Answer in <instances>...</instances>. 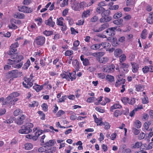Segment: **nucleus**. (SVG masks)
<instances>
[{
	"mask_svg": "<svg viewBox=\"0 0 153 153\" xmlns=\"http://www.w3.org/2000/svg\"><path fill=\"white\" fill-rule=\"evenodd\" d=\"M18 42H15L11 45L10 46V50L8 52V54L11 56L10 58L13 59H8L7 60V63L10 65H12L13 67L17 68H21L23 65V62H21L19 63H18L21 62L24 59L22 55L18 56V53H16L17 51L16 48L19 46Z\"/></svg>",
	"mask_w": 153,
	"mask_h": 153,
	"instance_id": "1",
	"label": "nucleus"
},
{
	"mask_svg": "<svg viewBox=\"0 0 153 153\" xmlns=\"http://www.w3.org/2000/svg\"><path fill=\"white\" fill-rule=\"evenodd\" d=\"M22 72H19L18 70H14L9 71L6 74L5 77L7 80L10 79V82L11 80H13V78H16L19 76H20L22 75Z\"/></svg>",
	"mask_w": 153,
	"mask_h": 153,
	"instance_id": "2",
	"label": "nucleus"
},
{
	"mask_svg": "<svg viewBox=\"0 0 153 153\" xmlns=\"http://www.w3.org/2000/svg\"><path fill=\"white\" fill-rule=\"evenodd\" d=\"M33 126V124L31 123H28L21 127V129L19 130V132L21 134H27L30 132L32 130L31 128Z\"/></svg>",
	"mask_w": 153,
	"mask_h": 153,
	"instance_id": "3",
	"label": "nucleus"
},
{
	"mask_svg": "<svg viewBox=\"0 0 153 153\" xmlns=\"http://www.w3.org/2000/svg\"><path fill=\"white\" fill-rule=\"evenodd\" d=\"M45 41V37L42 36H39L36 38L33 42V45L41 46L44 44Z\"/></svg>",
	"mask_w": 153,
	"mask_h": 153,
	"instance_id": "4",
	"label": "nucleus"
},
{
	"mask_svg": "<svg viewBox=\"0 0 153 153\" xmlns=\"http://www.w3.org/2000/svg\"><path fill=\"white\" fill-rule=\"evenodd\" d=\"M71 2H72V0H71ZM86 4V3L85 2H82L79 4L77 2L74 1L73 3L71 2V5L73 9L75 11H79L80 8L84 7Z\"/></svg>",
	"mask_w": 153,
	"mask_h": 153,
	"instance_id": "5",
	"label": "nucleus"
},
{
	"mask_svg": "<svg viewBox=\"0 0 153 153\" xmlns=\"http://www.w3.org/2000/svg\"><path fill=\"white\" fill-rule=\"evenodd\" d=\"M96 12L98 14L101 13V15L110 14V11L109 10H105V9L102 7H98L96 10Z\"/></svg>",
	"mask_w": 153,
	"mask_h": 153,
	"instance_id": "6",
	"label": "nucleus"
},
{
	"mask_svg": "<svg viewBox=\"0 0 153 153\" xmlns=\"http://www.w3.org/2000/svg\"><path fill=\"white\" fill-rule=\"evenodd\" d=\"M31 81L30 78H25V81L22 83L23 86L26 88H30L33 85V83Z\"/></svg>",
	"mask_w": 153,
	"mask_h": 153,
	"instance_id": "7",
	"label": "nucleus"
},
{
	"mask_svg": "<svg viewBox=\"0 0 153 153\" xmlns=\"http://www.w3.org/2000/svg\"><path fill=\"white\" fill-rule=\"evenodd\" d=\"M108 26L109 25L108 23H104L101 25L100 26L97 28V27L94 28L92 30L94 32H99L107 28Z\"/></svg>",
	"mask_w": 153,
	"mask_h": 153,
	"instance_id": "8",
	"label": "nucleus"
},
{
	"mask_svg": "<svg viewBox=\"0 0 153 153\" xmlns=\"http://www.w3.org/2000/svg\"><path fill=\"white\" fill-rule=\"evenodd\" d=\"M26 116L23 114H21L16 120V123L19 125L22 124L24 122Z\"/></svg>",
	"mask_w": 153,
	"mask_h": 153,
	"instance_id": "9",
	"label": "nucleus"
},
{
	"mask_svg": "<svg viewBox=\"0 0 153 153\" xmlns=\"http://www.w3.org/2000/svg\"><path fill=\"white\" fill-rule=\"evenodd\" d=\"M115 66L113 64L107 66L105 67L103 69V71L109 73L113 72L114 70Z\"/></svg>",
	"mask_w": 153,
	"mask_h": 153,
	"instance_id": "10",
	"label": "nucleus"
},
{
	"mask_svg": "<svg viewBox=\"0 0 153 153\" xmlns=\"http://www.w3.org/2000/svg\"><path fill=\"white\" fill-rule=\"evenodd\" d=\"M117 28L116 27L109 28L106 30V33L109 36H113L115 35V30Z\"/></svg>",
	"mask_w": 153,
	"mask_h": 153,
	"instance_id": "11",
	"label": "nucleus"
},
{
	"mask_svg": "<svg viewBox=\"0 0 153 153\" xmlns=\"http://www.w3.org/2000/svg\"><path fill=\"white\" fill-rule=\"evenodd\" d=\"M45 23L47 25L51 27H53L55 23L52 21V17L51 16L49 19L45 21Z\"/></svg>",
	"mask_w": 153,
	"mask_h": 153,
	"instance_id": "12",
	"label": "nucleus"
},
{
	"mask_svg": "<svg viewBox=\"0 0 153 153\" xmlns=\"http://www.w3.org/2000/svg\"><path fill=\"white\" fill-rule=\"evenodd\" d=\"M131 64L132 68V71L134 73H136L137 72L139 68L138 65L135 62H131Z\"/></svg>",
	"mask_w": 153,
	"mask_h": 153,
	"instance_id": "13",
	"label": "nucleus"
},
{
	"mask_svg": "<svg viewBox=\"0 0 153 153\" xmlns=\"http://www.w3.org/2000/svg\"><path fill=\"white\" fill-rule=\"evenodd\" d=\"M120 65L121 68L125 72H127L128 71V69L129 67V65L128 63H119Z\"/></svg>",
	"mask_w": 153,
	"mask_h": 153,
	"instance_id": "14",
	"label": "nucleus"
},
{
	"mask_svg": "<svg viewBox=\"0 0 153 153\" xmlns=\"http://www.w3.org/2000/svg\"><path fill=\"white\" fill-rule=\"evenodd\" d=\"M19 93L17 92H14L10 94L7 97V99L10 100L13 99V98L16 97L19 95Z\"/></svg>",
	"mask_w": 153,
	"mask_h": 153,
	"instance_id": "15",
	"label": "nucleus"
},
{
	"mask_svg": "<svg viewBox=\"0 0 153 153\" xmlns=\"http://www.w3.org/2000/svg\"><path fill=\"white\" fill-rule=\"evenodd\" d=\"M14 17L16 19H22L25 18V16L23 13L18 12L14 14Z\"/></svg>",
	"mask_w": 153,
	"mask_h": 153,
	"instance_id": "16",
	"label": "nucleus"
},
{
	"mask_svg": "<svg viewBox=\"0 0 153 153\" xmlns=\"http://www.w3.org/2000/svg\"><path fill=\"white\" fill-rule=\"evenodd\" d=\"M56 142L54 140H50L48 141L45 142L43 146H51L54 145Z\"/></svg>",
	"mask_w": 153,
	"mask_h": 153,
	"instance_id": "17",
	"label": "nucleus"
},
{
	"mask_svg": "<svg viewBox=\"0 0 153 153\" xmlns=\"http://www.w3.org/2000/svg\"><path fill=\"white\" fill-rule=\"evenodd\" d=\"M147 22L150 24L153 23V12L149 13V16L147 19Z\"/></svg>",
	"mask_w": 153,
	"mask_h": 153,
	"instance_id": "18",
	"label": "nucleus"
},
{
	"mask_svg": "<svg viewBox=\"0 0 153 153\" xmlns=\"http://www.w3.org/2000/svg\"><path fill=\"white\" fill-rule=\"evenodd\" d=\"M122 108L121 105L120 104L115 103L110 108V111L111 112H113V110L117 108Z\"/></svg>",
	"mask_w": 153,
	"mask_h": 153,
	"instance_id": "19",
	"label": "nucleus"
},
{
	"mask_svg": "<svg viewBox=\"0 0 153 153\" xmlns=\"http://www.w3.org/2000/svg\"><path fill=\"white\" fill-rule=\"evenodd\" d=\"M73 65L74 66L75 70L78 71L79 68V62L77 59H76L72 62Z\"/></svg>",
	"mask_w": 153,
	"mask_h": 153,
	"instance_id": "20",
	"label": "nucleus"
},
{
	"mask_svg": "<svg viewBox=\"0 0 153 153\" xmlns=\"http://www.w3.org/2000/svg\"><path fill=\"white\" fill-rule=\"evenodd\" d=\"M123 53L122 50L120 48H117L115 49L114 51V55L115 56H118L120 54Z\"/></svg>",
	"mask_w": 153,
	"mask_h": 153,
	"instance_id": "21",
	"label": "nucleus"
},
{
	"mask_svg": "<svg viewBox=\"0 0 153 153\" xmlns=\"http://www.w3.org/2000/svg\"><path fill=\"white\" fill-rule=\"evenodd\" d=\"M141 126V123L138 120H136L134 123V126L137 128H140Z\"/></svg>",
	"mask_w": 153,
	"mask_h": 153,
	"instance_id": "22",
	"label": "nucleus"
},
{
	"mask_svg": "<svg viewBox=\"0 0 153 153\" xmlns=\"http://www.w3.org/2000/svg\"><path fill=\"white\" fill-rule=\"evenodd\" d=\"M60 76L62 79H65L68 81L70 80L71 77L69 74H60Z\"/></svg>",
	"mask_w": 153,
	"mask_h": 153,
	"instance_id": "23",
	"label": "nucleus"
},
{
	"mask_svg": "<svg viewBox=\"0 0 153 153\" xmlns=\"http://www.w3.org/2000/svg\"><path fill=\"white\" fill-rule=\"evenodd\" d=\"M90 15V10H88L86 11H84L82 14V18H86Z\"/></svg>",
	"mask_w": 153,
	"mask_h": 153,
	"instance_id": "24",
	"label": "nucleus"
},
{
	"mask_svg": "<svg viewBox=\"0 0 153 153\" xmlns=\"http://www.w3.org/2000/svg\"><path fill=\"white\" fill-rule=\"evenodd\" d=\"M135 90L137 91H142L144 89L143 86L140 84L136 85L135 86Z\"/></svg>",
	"mask_w": 153,
	"mask_h": 153,
	"instance_id": "25",
	"label": "nucleus"
},
{
	"mask_svg": "<svg viewBox=\"0 0 153 153\" xmlns=\"http://www.w3.org/2000/svg\"><path fill=\"white\" fill-rule=\"evenodd\" d=\"M125 79L119 77L118 79L116 81L115 85H116V84L117 85L119 84H123L125 83Z\"/></svg>",
	"mask_w": 153,
	"mask_h": 153,
	"instance_id": "26",
	"label": "nucleus"
},
{
	"mask_svg": "<svg viewBox=\"0 0 153 153\" xmlns=\"http://www.w3.org/2000/svg\"><path fill=\"white\" fill-rule=\"evenodd\" d=\"M123 22V20L122 19H120L117 20H114L113 23L114 24L117 25H122Z\"/></svg>",
	"mask_w": 153,
	"mask_h": 153,
	"instance_id": "27",
	"label": "nucleus"
},
{
	"mask_svg": "<svg viewBox=\"0 0 153 153\" xmlns=\"http://www.w3.org/2000/svg\"><path fill=\"white\" fill-rule=\"evenodd\" d=\"M120 63H123L126 59V56L125 55V54H121L120 56Z\"/></svg>",
	"mask_w": 153,
	"mask_h": 153,
	"instance_id": "28",
	"label": "nucleus"
},
{
	"mask_svg": "<svg viewBox=\"0 0 153 153\" xmlns=\"http://www.w3.org/2000/svg\"><path fill=\"white\" fill-rule=\"evenodd\" d=\"M69 74L71 77L70 79L71 81L76 79V72L75 71H74L72 73H70Z\"/></svg>",
	"mask_w": 153,
	"mask_h": 153,
	"instance_id": "29",
	"label": "nucleus"
},
{
	"mask_svg": "<svg viewBox=\"0 0 153 153\" xmlns=\"http://www.w3.org/2000/svg\"><path fill=\"white\" fill-rule=\"evenodd\" d=\"M108 60V59L107 57H103L102 58H99V61L100 62L105 64L107 62Z\"/></svg>",
	"mask_w": 153,
	"mask_h": 153,
	"instance_id": "30",
	"label": "nucleus"
},
{
	"mask_svg": "<svg viewBox=\"0 0 153 153\" xmlns=\"http://www.w3.org/2000/svg\"><path fill=\"white\" fill-rule=\"evenodd\" d=\"M122 113V111H120L119 110H116L114 112V116L117 117L121 115Z\"/></svg>",
	"mask_w": 153,
	"mask_h": 153,
	"instance_id": "31",
	"label": "nucleus"
},
{
	"mask_svg": "<svg viewBox=\"0 0 153 153\" xmlns=\"http://www.w3.org/2000/svg\"><path fill=\"white\" fill-rule=\"evenodd\" d=\"M30 64V62L29 60H27L26 62L24 64L22 67L23 69L24 70L27 69L29 67Z\"/></svg>",
	"mask_w": 153,
	"mask_h": 153,
	"instance_id": "32",
	"label": "nucleus"
},
{
	"mask_svg": "<svg viewBox=\"0 0 153 153\" xmlns=\"http://www.w3.org/2000/svg\"><path fill=\"white\" fill-rule=\"evenodd\" d=\"M147 35V30L146 29H144L142 31L141 35V37L143 39H145Z\"/></svg>",
	"mask_w": 153,
	"mask_h": 153,
	"instance_id": "33",
	"label": "nucleus"
},
{
	"mask_svg": "<svg viewBox=\"0 0 153 153\" xmlns=\"http://www.w3.org/2000/svg\"><path fill=\"white\" fill-rule=\"evenodd\" d=\"M33 88L37 92H39L42 89L43 87L42 85L40 86L39 85H37L36 86H34Z\"/></svg>",
	"mask_w": 153,
	"mask_h": 153,
	"instance_id": "34",
	"label": "nucleus"
},
{
	"mask_svg": "<svg viewBox=\"0 0 153 153\" xmlns=\"http://www.w3.org/2000/svg\"><path fill=\"white\" fill-rule=\"evenodd\" d=\"M95 119V121L96 123H99V124H97V125L98 126V125L100 126H102L103 125V123L102 122V121L101 119H98V118H97V117L96 118H94Z\"/></svg>",
	"mask_w": 153,
	"mask_h": 153,
	"instance_id": "35",
	"label": "nucleus"
},
{
	"mask_svg": "<svg viewBox=\"0 0 153 153\" xmlns=\"http://www.w3.org/2000/svg\"><path fill=\"white\" fill-rule=\"evenodd\" d=\"M100 47V45L99 44H95L91 45V48L93 50H96L99 48Z\"/></svg>",
	"mask_w": 153,
	"mask_h": 153,
	"instance_id": "36",
	"label": "nucleus"
},
{
	"mask_svg": "<svg viewBox=\"0 0 153 153\" xmlns=\"http://www.w3.org/2000/svg\"><path fill=\"white\" fill-rule=\"evenodd\" d=\"M33 148L32 145L30 143H27L25 145V148L26 150H29Z\"/></svg>",
	"mask_w": 153,
	"mask_h": 153,
	"instance_id": "37",
	"label": "nucleus"
},
{
	"mask_svg": "<svg viewBox=\"0 0 153 153\" xmlns=\"http://www.w3.org/2000/svg\"><path fill=\"white\" fill-rule=\"evenodd\" d=\"M122 16V13L121 12H119L115 14L113 17L114 19H116L120 18Z\"/></svg>",
	"mask_w": 153,
	"mask_h": 153,
	"instance_id": "38",
	"label": "nucleus"
},
{
	"mask_svg": "<svg viewBox=\"0 0 153 153\" xmlns=\"http://www.w3.org/2000/svg\"><path fill=\"white\" fill-rule=\"evenodd\" d=\"M43 33L46 36H49L52 35L53 32L52 31H47L46 30L43 32Z\"/></svg>",
	"mask_w": 153,
	"mask_h": 153,
	"instance_id": "39",
	"label": "nucleus"
},
{
	"mask_svg": "<svg viewBox=\"0 0 153 153\" xmlns=\"http://www.w3.org/2000/svg\"><path fill=\"white\" fill-rule=\"evenodd\" d=\"M107 79L110 82H112L114 81V77L113 76L108 75L106 77Z\"/></svg>",
	"mask_w": 153,
	"mask_h": 153,
	"instance_id": "40",
	"label": "nucleus"
},
{
	"mask_svg": "<svg viewBox=\"0 0 153 153\" xmlns=\"http://www.w3.org/2000/svg\"><path fill=\"white\" fill-rule=\"evenodd\" d=\"M121 100L125 104H126L127 103H128L130 99L127 97H124L122 98Z\"/></svg>",
	"mask_w": 153,
	"mask_h": 153,
	"instance_id": "41",
	"label": "nucleus"
},
{
	"mask_svg": "<svg viewBox=\"0 0 153 153\" xmlns=\"http://www.w3.org/2000/svg\"><path fill=\"white\" fill-rule=\"evenodd\" d=\"M22 111L20 109L15 110L14 111V114L15 116H18L20 113L22 114Z\"/></svg>",
	"mask_w": 153,
	"mask_h": 153,
	"instance_id": "42",
	"label": "nucleus"
},
{
	"mask_svg": "<svg viewBox=\"0 0 153 153\" xmlns=\"http://www.w3.org/2000/svg\"><path fill=\"white\" fill-rule=\"evenodd\" d=\"M134 0H127L126 5L127 6H130L134 4Z\"/></svg>",
	"mask_w": 153,
	"mask_h": 153,
	"instance_id": "43",
	"label": "nucleus"
},
{
	"mask_svg": "<svg viewBox=\"0 0 153 153\" xmlns=\"http://www.w3.org/2000/svg\"><path fill=\"white\" fill-rule=\"evenodd\" d=\"M98 19V17L97 16H94L90 19V22H96Z\"/></svg>",
	"mask_w": 153,
	"mask_h": 153,
	"instance_id": "44",
	"label": "nucleus"
},
{
	"mask_svg": "<svg viewBox=\"0 0 153 153\" xmlns=\"http://www.w3.org/2000/svg\"><path fill=\"white\" fill-rule=\"evenodd\" d=\"M46 146H44L39 148L38 149L39 152H46L47 151L46 149Z\"/></svg>",
	"mask_w": 153,
	"mask_h": 153,
	"instance_id": "45",
	"label": "nucleus"
},
{
	"mask_svg": "<svg viewBox=\"0 0 153 153\" xmlns=\"http://www.w3.org/2000/svg\"><path fill=\"white\" fill-rule=\"evenodd\" d=\"M112 44L113 46H116L119 45L118 43L117 42L116 38H113Z\"/></svg>",
	"mask_w": 153,
	"mask_h": 153,
	"instance_id": "46",
	"label": "nucleus"
},
{
	"mask_svg": "<svg viewBox=\"0 0 153 153\" xmlns=\"http://www.w3.org/2000/svg\"><path fill=\"white\" fill-rule=\"evenodd\" d=\"M142 70L144 74L147 73L149 71V66H145L143 68Z\"/></svg>",
	"mask_w": 153,
	"mask_h": 153,
	"instance_id": "47",
	"label": "nucleus"
},
{
	"mask_svg": "<svg viewBox=\"0 0 153 153\" xmlns=\"http://www.w3.org/2000/svg\"><path fill=\"white\" fill-rule=\"evenodd\" d=\"M26 7L25 6H20L18 7V10L19 11L24 13Z\"/></svg>",
	"mask_w": 153,
	"mask_h": 153,
	"instance_id": "48",
	"label": "nucleus"
},
{
	"mask_svg": "<svg viewBox=\"0 0 153 153\" xmlns=\"http://www.w3.org/2000/svg\"><path fill=\"white\" fill-rule=\"evenodd\" d=\"M142 102L143 104H147L149 102L148 98L146 95L144 96V98L142 99Z\"/></svg>",
	"mask_w": 153,
	"mask_h": 153,
	"instance_id": "49",
	"label": "nucleus"
},
{
	"mask_svg": "<svg viewBox=\"0 0 153 153\" xmlns=\"http://www.w3.org/2000/svg\"><path fill=\"white\" fill-rule=\"evenodd\" d=\"M132 129L133 132L135 135H138L140 133L139 130L136 129L135 128L133 127Z\"/></svg>",
	"mask_w": 153,
	"mask_h": 153,
	"instance_id": "50",
	"label": "nucleus"
},
{
	"mask_svg": "<svg viewBox=\"0 0 153 153\" xmlns=\"http://www.w3.org/2000/svg\"><path fill=\"white\" fill-rule=\"evenodd\" d=\"M82 63L83 65L85 66H87L90 65L89 61L87 58L85 59V60L82 62Z\"/></svg>",
	"mask_w": 153,
	"mask_h": 153,
	"instance_id": "51",
	"label": "nucleus"
},
{
	"mask_svg": "<svg viewBox=\"0 0 153 153\" xmlns=\"http://www.w3.org/2000/svg\"><path fill=\"white\" fill-rule=\"evenodd\" d=\"M99 45H100V46H101L103 48H105L106 46L108 47L110 45V44L109 43L106 42H102Z\"/></svg>",
	"mask_w": 153,
	"mask_h": 153,
	"instance_id": "52",
	"label": "nucleus"
},
{
	"mask_svg": "<svg viewBox=\"0 0 153 153\" xmlns=\"http://www.w3.org/2000/svg\"><path fill=\"white\" fill-rule=\"evenodd\" d=\"M39 105L38 102L36 101H33L32 104H30V106L31 107H37Z\"/></svg>",
	"mask_w": 153,
	"mask_h": 153,
	"instance_id": "53",
	"label": "nucleus"
},
{
	"mask_svg": "<svg viewBox=\"0 0 153 153\" xmlns=\"http://www.w3.org/2000/svg\"><path fill=\"white\" fill-rule=\"evenodd\" d=\"M146 136L145 134L143 132H141L138 136V139L139 140H142Z\"/></svg>",
	"mask_w": 153,
	"mask_h": 153,
	"instance_id": "54",
	"label": "nucleus"
},
{
	"mask_svg": "<svg viewBox=\"0 0 153 153\" xmlns=\"http://www.w3.org/2000/svg\"><path fill=\"white\" fill-rule=\"evenodd\" d=\"M142 143L139 142H137L135 143V145L133 146L134 148H138L141 146Z\"/></svg>",
	"mask_w": 153,
	"mask_h": 153,
	"instance_id": "55",
	"label": "nucleus"
},
{
	"mask_svg": "<svg viewBox=\"0 0 153 153\" xmlns=\"http://www.w3.org/2000/svg\"><path fill=\"white\" fill-rule=\"evenodd\" d=\"M41 106L42 108V109L44 111H48V106L46 103H43L41 105Z\"/></svg>",
	"mask_w": 153,
	"mask_h": 153,
	"instance_id": "56",
	"label": "nucleus"
},
{
	"mask_svg": "<svg viewBox=\"0 0 153 153\" xmlns=\"http://www.w3.org/2000/svg\"><path fill=\"white\" fill-rule=\"evenodd\" d=\"M24 13H30L32 12L33 11V9L31 8H28L26 7V9H25Z\"/></svg>",
	"mask_w": 153,
	"mask_h": 153,
	"instance_id": "57",
	"label": "nucleus"
},
{
	"mask_svg": "<svg viewBox=\"0 0 153 153\" xmlns=\"http://www.w3.org/2000/svg\"><path fill=\"white\" fill-rule=\"evenodd\" d=\"M46 58H44L43 60L42 59L40 60V64L42 66V67H43L45 65L46 63L45 61H46Z\"/></svg>",
	"mask_w": 153,
	"mask_h": 153,
	"instance_id": "58",
	"label": "nucleus"
},
{
	"mask_svg": "<svg viewBox=\"0 0 153 153\" xmlns=\"http://www.w3.org/2000/svg\"><path fill=\"white\" fill-rule=\"evenodd\" d=\"M73 51H67L65 53V55L66 56H69L73 54Z\"/></svg>",
	"mask_w": 153,
	"mask_h": 153,
	"instance_id": "59",
	"label": "nucleus"
},
{
	"mask_svg": "<svg viewBox=\"0 0 153 153\" xmlns=\"http://www.w3.org/2000/svg\"><path fill=\"white\" fill-rule=\"evenodd\" d=\"M18 100V98H15L13 100V99L10 100L9 101V103L10 104L12 105H14L15 104V102Z\"/></svg>",
	"mask_w": 153,
	"mask_h": 153,
	"instance_id": "60",
	"label": "nucleus"
},
{
	"mask_svg": "<svg viewBox=\"0 0 153 153\" xmlns=\"http://www.w3.org/2000/svg\"><path fill=\"white\" fill-rule=\"evenodd\" d=\"M103 125L105 126L104 128H105V129H108L110 128V125L108 123H103Z\"/></svg>",
	"mask_w": 153,
	"mask_h": 153,
	"instance_id": "61",
	"label": "nucleus"
},
{
	"mask_svg": "<svg viewBox=\"0 0 153 153\" xmlns=\"http://www.w3.org/2000/svg\"><path fill=\"white\" fill-rule=\"evenodd\" d=\"M65 112L62 110H59L56 114V116L57 117H59L62 115L64 114Z\"/></svg>",
	"mask_w": 153,
	"mask_h": 153,
	"instance_id": "62",
	"label": "nucleus"
},
{
	"mask_svg": "<svg viewBox=\"0 0 153 153\" xmlns=\"http://www.w3.org/2000/svg\"><path fill=\"white\" fill-rule=\"evenodd\" d=\"M123 18L126 21H128L131 18V16L130 15L128 14L123 17Z\"/></svg>",
	"mask_w": 153,
	"mask_h": 153,
	"instance_id": "63",
	"label": "nucleus"
},
{
	"mask_svg": "<svg viewBox=\"0 0 153 153\" xmlns=\"http://www.w3.org/2000/svg\"><path fill=\"white\" fill-rule=\"evenodd\" d=\"M122 153H131V151L130 149H123L122 151Z\"/></svg>",
	"mask_w": 153,
	"mask_h": 153,
	"instance_id": "64",
	"label": "nucleus"
}]
</instances>
